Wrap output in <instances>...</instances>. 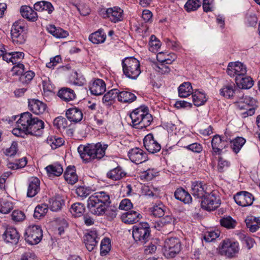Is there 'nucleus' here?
I'll list each match as a JSON object with an SVG mask.
<instances>
[{
  "instance_id": "11",
  "label": "nucleus",
  "mask_w": 260,
  "mask_h": 260,
  "mask_svg": "<svg viewBox=\"0 0 260 260\" xmlns=\"http://www.w3.org/2000/svg\"><path fill=\"white\" fill-rule=\"evenodd\" d=\"M235 93L238 94L239 100L237 101L238 107L240 110H245L241 113L242 117L245 118L248 116H252L255 113V108L251 107L248 102H250L248 98L245 97L244 99L243 92L239 89L236 88Z\"/></svg>"
},
{
  "instance_id": "6",
  "label": "nucleus",
  "mask_w": 260,
  "mask_h": 260,
  "mask_svg": "<svg viewBox=\"0 0 260 260\" xmlns=\"http://www.w3.org/2000/svg\"><path fill=\"white\" fill-rule=\"evenodd\" d=\"M24 21L19 20L14 23L11 31V38L13 42L16 44H22L25 43L26 39L24 30Z\"/></svg>"
},
{
  "instance_id": "23",
  "label": "nucleus",
  "mask_w": 260,
  "mask_h": 260,
  "mask_svg": "<svg viewBox=\"0 0 260 260\" xmlns=\"http://www.w3.org/2000/svg\"><path fill=\"white\" fill-rule=\"evenodd\" d=\"M98 236L95 231H90L84 237L86 248L89 251H92L96 246Z\"/></svg>"
},
{
  "instance_id": "44",
  "label": "nucleus",
  "mask_w": 260,
  "mask_h": 260,
  "mask_svg": "<svg viewBox=\"0 0 260 260\" xmlns=\"http://www.w3.org/2000/svg\"><path fill=\"white\" fill-rule=\"evenodd\" d=\"M149 110L144 114V116L140 120L139 124H138L136 128L142 129L149 126L153 120L152 115L148 113Z\"/></svg>"
},
{
  "instance_id": "1",
  "label": "nucleus",
  "mask_w": 260,
  "mask_h": 260,
  "mask_svg": "<svg viewBox=\"0 0 260 260\" xmlns=\"http://www.w3.org/2000/svg\"><path fill=\"white\" fill-rule=\"evenodd\" d=\"M110 203L109 194L105 191H99L89 197L87 207L93 214L101 216L104 214Z\"/></svg>"
},
{
  "instance_id": "5",
  "label": "nucleus",
  "mask_w": 260,
  "mask_h": 260,
  "mask_svg": "<svg viewBox=\"0 0 260 260\" xmlns=\"http://www.w3.org/2000/svg\"><path fill=\"white\" fill-rule=\"evenodd\" d=\"M150 229L146 222L140 224L138 226H134L133 231V237L137 242L144 244L150 239Z\"/></svg>"
},
{
  "instance_id": "32",
  "label": "nucleus",
  "mask_w": 260,
  "mask_h": 260,
  "mask_svg": "<svg viewBox=\"0 0 260 260\" xmlns=\"http://www.w3.org/2000/svg\"><path fill=\"white\" fill-rule=\"evenodd\" d=\"M245 222L251 232H255L260 228V217H247L245 220Z\"/></svg>"
},
{
  "instance_id": "27",
  "label": "nucleus",
  "mask_w": 260,
  "mask_h": 260,
  "mask_svg": "<svg viewBox=\"0 0 260 260\" xmlns=\"http://www.w3.org/2000/svg\"><path fill=\"white\" fill-rule=\"evenodd\" d=\"M20 12L22 16L27 19L28 21L35 22L37 20V13L29 6H21Z\"/></svg>"
},
{
  "instance_id": "63",
  "label": "nucleus",
  "mask_w": 260,
  "mask_h": 260,
  "mask_svg": "<svg viewBox=\"0 0 260 260\" xmlns=\"http://www.w3.org/2000/svg\"><path fill=\"white\" fill-rule=\"evenodd\" d=\"M25 216L24 213L19 210H15L12 214V219L16 222H20L25 219Z\"/></svg>"
},
{
  "instance_id": "4",
  "label": "nucleus",
  "mask_w": 260,
  "mask_h": 260,
  "mask_svg": "<svg viewBox=\"0 0 260 260\" xmlns=\"http://www.w3.org/2000/svg\"><path fill=\"white\" fill-rule=\"evenodd\" d=\"M122 65L123 74L128 78L136 79L141 73L140 63L135 58H125Z\"/></svg>"
},
{
  "instance_id": "49",
  "label": "nucleus",
  "mask_w": 260,
  "mask_h": 260,
  "mask_svg": "<svg viewBox=\"0 0 260 260\" xmlns=\"http://www.w3.org/2000/svg\"><path fill=\"white\" fill-rule=\"evenodd\" d=\"M175 219L174 218L170 215H167L164 217L160 218L157 221V226L158 229V230H160V228L166 225H171L172 226L174 224Z\"/></svg>"
},
{
  "instance_id": "52",
  "label": "nucleus",
  "mask_w": 260,
  "mask_h": 260,
  "mask_svg": "<svg viewBox=\"0 0 260 260\" xmlns=\"http://www.w3.org/2000/svg\"><path fill=\"white\" fill-rule=\"evenodd\" d=\"M47 206L46 204L38 205L35 209L34 216L35 218L40 219L47 212Z\"/></svg>"
},
{
  "instance_id": "24",
  "label": "nucleus",
  "mask_w": 260,
  "mask_h": 260,
  "mask_svg": "<svg viewBox=\"0 0 260 260\" xmlns=\"http://www.w3.org/2000/svg\"><path fill=\"white\" fill-rule=\"evenodd\" d=\"M147 110H148V107L145 106H142L135 109L130 114L129 116L132 119V122L134 126L136 127L138 124H139L140 120H141L142 116H144V114L146 112Z\"/></svg>"
},
{
  "instance_id": "8",
  "label": "nucleus",
  "mask_w": 260,
  "mask_h": 260,
  "mask_svg": "<svg viewBox=\"0 0 260 260\" xmlns=\"http://www.w3.org/2000/svg\"><path fill=\"white\" fill-rule=\"evenodd\" d=\"M25 241L30 245L39 243L43 237L41 227L37 225H30L26 230L25 234Z\"/></svg>"
},
{
  "instance_id": "40",
  "label": "nucleus",
  "mask_w": 260,
  "mask_h": 260,
  "mask_svg": "<svg viewBox=\"0 0 260 260\" xmlns=\"http://www.w3.org/2000/svg\"><path fill=\"white\" fill-rule=\"evenodd\" d=\"M192 94V102L196 106L204 105L207 100L205 93L203 92L197 90Z\"/></svg>"
},
{
  "instance_id": "53",
  "label": "nucleus",
  "mask_w": 260,
  "mask_h": 260,
  "mask_svg": "<svg viewBox=\"0 0 260 260\" xmlns=\"http://www.w3.org/2000/svg\"><path fill=\"white\" fill-rule=\"evenodd\" d=\"M231 165L230 162L222 157H219L217 169L219 172L222 173L228 170Z\"/></svg>"
},
{
  "instance_id": "33",
  "label": "nucleus",
  "mask_w": 260,
  "mask_h": 260,
  "mask_svg": "<svg viewBox=\"0 0 260 260\" xmlns=\"http://www.w3.org/2000/svg\"><path fill=\"white\" fill-rule=\"evenodd\" d=\"M47 174L49 177L59 176L63 171L61 165L58 163H54L47 166L45 168Z\"/></svg>"
},
{
  "instance_id": "14",
  "label": "nucleus",
  "mask_w": 260,
  "mask_h": 260,
  "mask_svg": "<svg viewBox=\"0 0 260 260\" xmlns=\"http://www.w3.org/2000/svg\"><path fill=\"white\" fill-rule=\"evenodd\" d=\"M235 202L242 207L251 205L254 200V197L250 193L243 191L238 192L234 197Z\"/></svg>"
},
{
  "instance_id": "2",
  "label": "nucleus",
  "mask_w": 260,
  "mask_h": 260,
  "mask_svg": "<svg viewBox=\"0 0 260 260\" xmlns=\"http://www.w3.org/2000/svg\"><path fill=\"white\" fill-rule=\"evenodd\" d=\"M108 145L101 142L96 144H88L87 145H80L78 151L82 159L85 162L94 159H100L105 155V150Z\"/></svg>"
},
{
  "instance_id": "50",
  "label": "nucleus",
  "mask_w": 260,
  "mask_h": 260,
  "mask_svg": "<svg viewBox=\"0 0 260 260\" xmlns=\"http://www.w3.org/2000/svg\"><path fill=\"white\" fill-rule=\"evenodd\" d=\"M221 225L227 229H234L236 225V221L231 216L224 217L220 220Z\"/></svg>"
},
{
  "instance_id": "28",
  "label": "nucleus",
  "mask_w": 260,
  "mask_h": 260,
  "mask_svg": "<svg viewBox=\"0 0 260 260\" xmlns=\"http://www.w3.org/2000/svg\"><path fill=\"white\" fill-rule=\"evenodd\" d=\"M57 95L65 102H70L76 98V94L73 90L68 87H63L59 90Z\"/></svg>"
},
{
  "instance_id": "12",
  "label": "nucleus",
  "mask_w": 260,
  "mask_h": 260,
  "mask_svg": "<svg viewBox=\"0 0 260 260\" xmlns=\"http://www.w3.org/2000/svg\"><path fill=\"white\" fill-rule=\"evenodd\" d=\"M101 15L104 18H109L114 23L121 21L123 19V10L119 7H114L103 10Z\"/></svg>"
},
{
  "instance_id": "45",
  "label": "nucleus",
  "mask_w": 260,
  "mask_h": 260,
  "mask_svg": "<svg viewBox=\"0 0 260 260\" xmlns=\"http://www.w3.org/2000/svg\"><path fill=\"white\" fill-rule=\"evenodd\" d=\"M246 140L242 137H237L232 141H231V148L233 151L237 153L245 143Z\"/></svg>"
},
{
  "instance_id": "22",
  "label": "nucleus",
  "mask_w": 260,
  "mask_h": 260,
  "mask_svg": "<svg viewBox=\"0 0 260 260\" xmlns=\"http://www.w3.org/2000/svg\"><path fill=\"white\" fill-rule=\"evenodd\" d=\"M141 217L142 216L140 213L131 210L123 213L121 216V219L125 223L133 224L138 222Z\"/></svg>"
},
{
  "instance_id": "51",
  "label": "nucleus",
  "mask_w": 260,
  "mask_h": 260,
  "mask_svg": "<svg viewBox=\"0 0 260 260\" xmlns=\"http://www.w3.org/2000/svg\"><path fill=\"white\" fill-rule=\"evenodd\" d=\"M100 248L101 254L102 255H106L111 249L110 239L108 238L103 239L101 241Z\"/></svg>"
},
{
  "instance_id": "38",
  "label": "nucleus",
  "mask_w": 260,
  "mask_h": 260,
  "mask_svg": "<svg viewBox=\"0 0 260 260\" xmlns=\"http://www.w3.org/2000/svg\"><path fill=\"white\" fill-rule=\"evenodd\" d=\"M106 36L102 29H99L98 31L91 34L89 36V40L93 44H100L104 42Z\"/></svg>"
},
{
  "instance_id": "48",
  "label": "nucleus",
  "mask_w": 260,
  "mask_h": 260,
  "mask_svg": "<svg viewBox=\"0 0 260 260\" xmlns=\"http://www.w3.org/2000/svg\"><path fill=\"white\" fill-rule=\"evenodd\" d=\"M236 91V88L234 85H226L220 90V94L228 98L233 96Z\"/></svg>"
},
{
  "instance_id": "36",
  "label": "nucleus",
  "mask_w": 260,
  "mask_h": 260,
  "mask_svg": "<svg viewBox=\"0 0 260 260\" xmlns=\"http://www.w3.org/2000/svg\"><path fill=\"white\" fill-rule=\"evenodd\" d=\"M136 96L132 92L127 91H118V100L122 103H131L136 100Z\"/></svg>"
},
{
  "instance_id": "19",
  "label": "nucleus",
  "mask_w": 260,
  "mask_h": 260,
  "mask_svg": "<svg viewBox=\"0 0 260 260\" xmlns=\"http://www.w3.org/2000/svg\"><path fill=\"white\" fill-rule=\"evenodd\" d=\"M3 236L5 237V241L7 243L14 244H16L18 242L20 238L19 234L17 230L12 227L7 228Z\"/></svg>"
},
{
  "instance_id": "15",
  "label": "nucleus",
  "mask_w": 260,
  "mask_h": 260,
  "mask_svg": "<svg viewBox=\"0 0 260 260\" xmlns=\"http://www.w3.org/2000/svg\"><path fill=\"white\" fill-rule=\"evenodd\" d=\"M130 160L136 164H141L147 160V155L139 148L136 147L131 149L128 153Z\"/></svg>"
},
{
  "instance_id": "34",
  "label": "nucleus",
  "mask_w": 260,
  "mask_h": 260,
  "mask_svg": "<svg viewBox=\"0 0 260 260\" xmlns=\"http://www.w3.org/2000/svg\"><path fill=\"white\" fill-rule=\"evenodd\" d=\"M49 208L52 211H57L59 210L64 204V201L62 198L57 195L49 200Z\"/></svg>"
},
{
  "instance_id": "54",
  "label": "nucleus",
  "mask_w": 260,
  "mask_h": 260,
  "mask_svg": "<svg viewBox=\"0 0 260 260\" xmlns=\"http://www.w3.org/2000/svg\"><path fill=\"white\" fill-rule=\"evenodd\" d=\"M107 176L113 180H118L124 176L119 168H115L108 172Z\"/></svg>"
},
{
  "instance_id": "20",
  "label": "nucleus",
  "mask_w": 260,
  "mask_h": 260,
  "mask_svg": "<svg viewBox=\"0 0 260 260\" xmlns=\"http://www.w3.org/2000/svg\"><path fill=\"white\" fill-rule=\"evenodd\" d=\"M28 107L30 111L37 115L43 113L47 108L45 103L36 99L29 100Z\"/></svg>"
},
{
  "instance_id": "42",
  "label": "nucleus",
  "mask_w": 260,
  "mask_h": 260,
  "mask_svg": "<svg viewBox=\"0 0 260 260\" xmlns=\"http://www.w3.org/2000/svg\"><path fill=\"white\" fill-rule=\"evenodd\" d=\"M118 90L117 89H112L104 95L103 102L107 105H110L116 98H118Z\"/></svg>"
},
{
  "instance_id": "3",
  "label": "nucleus",
  "mask_w": 260,
  "mask_h": 260,
  "mask_svg": "<svg viewBox=\"0 0 260 260\" xmlns=\"http://www.w3.org/2000/svg\"><path fill=\"white\" fill-rule=\"evenodd\" d=\"M20 121L25 126L29 135L40 136L44 128V122L37 117H32L29 112H24L20 115Z\"/></svg>"
},
{
  "instance_id": "26",
  "label": "nucleus",
  "mask_w": 260,
  "mask_h": 260,
  "mask_svg": "<svg viewBox=\"0 0 260 260\" xmlns=\"http://www.w3.org/2000/svg\"><path fill=\"white\" fill-rule=\"evenodd\" d=\"M67 117L71 121L75 123L80 121L83 118V113L81 110L77 108L68 109L66 113Z\"/></svg>"
},
{
  "instance_id": "21",
  "label": "nucleus",
  "mask_w": 260,
  "mask_h": 260,
  "mask_svg": "<svg viewBox=\"0 0 260 260\" xmlns=\"http://www.w3.org/2000/svg\"><path fill=\"white\" fill-rule=\"evenodd\" d=\"M40 181L37 177H32L29 180L27 196L29 198L35 197L40 190Z\"/></svg>"
},
{
  "instance_id": "25",
  "label": "nucleus",
  "mask_w": 260,
  "mask_h": 260,
  "mask_svg": "<svg viewBox=\"0 0 260 260\" xmlns=\"http://www.w3.org/2000/svg\"><path fill=\"white\" fill-rule=\"evenodd\" d=\"M226 143L219 135L214 136L211 141L213 152L215 154H220L222 150L226 147Z\"/></svg>"
},
{
  "instance_id": "64",
  "label": "nucleus",
  "mask_w": 260,
  "mask_h": 260,
  "mask_svg": "<svg viewBox=\"0 0 260 260\" xmlns=\"http://www.w3.org/2000/svg\"><path fill=\"white\" fill-rule=\"evenodd\" d=\"M240 237L243 244H245L248 249H249L253 247L254 242L251 238L244 235H241Z\"/></svg>"
},
{
  "instance_id": "37",
  "label": "nucleus",
  "mask_w": 260,
  "mask_h": 260,
  "mask_svg": "<svg viewBox=\"0 0 260 260\" xmlns=\"http://www.w3.org/2000/svg\"><path fill=\"white\" fill-rule=\"evenodd\" d=\"M47 30L50 34L57 38H64L69 35L68 31L60 27H56L53 25H49Z\"/></svg>"
},
{
  "instance_id": "17",
  "label": "nucleus",
  "mask_w": 260,
  "mask_h": 260,
  "mask_svg": "<svg viewBox=\"0 0 260 260\" xmlns=\"http://www.w3.org/2000/svg\"><path fill=\"white\" fill-rule=\"evenodd\" d=\"M206 185L201 181H194L191 185V193L197 198H203L207 193Z\"/></svg>"
},
{
  "instance_id": "46",
  "label": "nucleus",
  "mask_w": 260,
  "mask_h": 260,
  "mask_svg": "<svg viewBox=\"0 0 260 260\" xmlns=\"http://www.w3.org/2000/svg\"><path fill=\"white\" fill-rule=\"evenodd\" d=\"M18 127L15 128L12 130V133L15 136L24 138L25 136L28 135V131L25 129V126L22 124L20 121V117L17 121Z\"/></svg>"
},
{
  "instance_id": "57",
  "label": "nucleus",
  "mask_w": 260,
  "mask_h": 260,
  "mask_svg": "<svg viewBox=\"0 0 260 260\" xmlns=\"http://www.w3.org/2000/svg\"><path fill=\"white\" fill-rule=\"evenodd\" d=\"M91 189L89 187L80 186L76 189L77 194L82 198H86L90 194Z\"/></svg>"
},
{
  "instance_id": "29",
  "label": "nucleus",
  "mask_w": 260,
  "mask_h": 260,
  "mask_svg": "<svg viewBox=\"0 0 260 260\" xmlns=\"http://www.w3.org/2000/svg\"><path fill=\"white\" fill-rule=\"evenodd\" d=\"M176 199L183 202L184 204H189L192 201L190 194L182 187L178 188L174 192Z\"/></svg>"
},
{
  "instance_id": "55",
  "label": "nucleus",
  "mask_w": 260,
  "mask_h": 260,
  "mask_svg": "<svg viewBox=\"0 0 260 260\" xmlns=\"http://www.w3.org/2000/svg\"><path fill=\"white\" fill-rule=\"evenodd\" d=\"M220 234V232L217 231H210L206 232L204 236V239L207 242H211L218 238Z\"/></svg>"
},
{
  "instance_id": "18",
  "label": "nucleus",
  "mask_w": 260,
  "mask_h": 260,
  "mask_svg": "<svg viewBox=\"0 0 260 260\" xmlns=\"http://www.w3.org/2000/svg\"><path fill=\"white\" fill-rule=\"evenodd\" d=\"M106 83L101 79H96L89 86L91 93L95 95L103 94L106 91Z\"/></svg>"
},
{
  "instance_id": "62",
  "label": "nucleus",
  "mask_w": 260,
  "mask_h": 260,
  "mask_svg": "<svg viewBox=\"0 0 260 260\" xmlns=\"http://www.w3.org/2000/svg\"><path fill=\"white\" fill-rule=\"evenodd\" d=\"M13 208V205L10 202H4L0 206V212L3 214L9 213Z\"/></svg>"
},
{
  "instance_id": "30",
  "label": "nucleus",
  "mask_w": 260,
  "mask_h": 260,
  "mask_svg": "<svg viewBox=\"0 0 260 260\" xmlns=\"http://www.w3.org/2000/svg\"><path fill=\"white\" fill-rule=\"evenodd\" d=\"M63 176L66 181L72 185L74 184L78 180V177L76 173L74 166L68 167Z\"/></svg>"
},
{
  "instance_id": "13",
  "label": "nucleus",
  "mask_w": 260,
  "mask_h": 260,
  "mask_svg": "<svg viewBox=\"0 0 260 260\" xmlns=\"http://www.w3.org/2000/svg\"><path fill=\"white\" fill-rule=\"evenodd\" d=\"M247 70L245 65L240 62H230L226 70V73L231 77L243 76L246 73Z\"/></svg>"
},
{
  "instance_id": "10",
  "label": "nucleus",
  "mask_w": 260,
  "mask_h": 260,
  "mask_svg": "<svg viewBox=\"0 0 260 260\" xmlns=\"http://www.w3.org/2000/svg\"><path fill=\"white\" fill-rule=\"evenodd\" d=\"M221 201L217 193L215 192L207 193L202 198L201 205L203 209L207 211L214 210L220 205Z\"/></svg>"
},
{
  "instance_id": "7",
  "label": "nucleus",
  "mask_w": 260,
  "mask_h": 260,
  "mask_svg": "<svg viewBox=\"0 0 260 260\" xmlns=\"http://www.w3.org/2000/svg\"><path fill=\"white\" fill-rule=\"evenodd\" d=\"M181 249L179 240L176 238H170L166 240L164 253L167 258L174 257Z\"/></svg>"
},
{
  "instance_id": "41",
  "label": "nucleus",
  "mask_w": 260,
  "mask_h": 260,
  "mask_svg": "<svg viewBox=\"0 0 260 260\" xmlns=\"http://www.w3.org/2000/svg\"><path fill=\"white\" fill-rule=\"evenodd\" d=\"M46 143L51 147L52 149H55L62 146L63 144L64 140L60 137L51 136L47 138Z\"/></svg>"
},
{
  "instance_id": "39",
  "label": "nucleus",
  "mask_w": 260,
  "mask_h": 260,
  "mask_svg": "<svg viewBox=\"0 0 260 260\" xmlns=\"http://www.w3.org/2000/svg\"><path fill=\"white\" fill-rule=\"evenodd\" d=\"M179 96L185 98L192 93V88L189 82H184L178 87Z\"/></svg>"
},
{
  "instance_id": "9",
  "label": "nucleus",
  "mask_w": 260,
  "mask_h": 260,
  "mask_svg": "<svg viewBox=\"0 0 260 260\" xmlns=\"http://www.w3.org/2000/svg\"><path fill=\"white\" fill-rule=\"evenodd\" d=\"M239 245L237 242H231L229 239L223 240L218 247L219 253L232 258L239 252Z\"/></svg>"
},
{
  "instance_id": "61",
  "label": "nucleus",
  "mask_w": 260,
  "mask_h": 260,
  "mask_svg": "<svg viewBox=\"0 0 260 260\" xmlns=\"http://www.w3.org/2000/svg\"><path fill=\"white\" fill-rule=\"evenodd\" d=\"M73 78L74 79L73 83L78 86L83 85L86 82L85 78L80 74H79L77 72H74L73 75Z\"/></svg>"
},
{
  "instance_id": "59",
  "label": "nucleus",
  "mask_w": 260,
  "mask_h": 260,
  "mask_svg": "<svg viewBox=\"0 0 260 260\" xmlns=\"http://www.w3.org/2000/svg\"><path fill=\"white\" fill-rule=\"evenodd\" d=\"M20 75V81L22 83L27 84L32 79L33 77L35 76V73L31 71H28L26 72L24 74L22 73Z\"/></svg>"
},
{
  "instance_id": "31",
  "label": "nucleus",
  "mask_w": 260,
  "mask_h": 260,
  "mask_svg": "<svg viewBox=\"0 0 260 260\" xmlns=\"http://www.w3.org/2000/svg\"><path fill=\"white\" fill-rule=\"evenodd\" d=\"M235 81L239 88L249 89L253 85V81L250 77L236 76Z\"/></svg>"
},
{
  "instance_id": "58",
  "label": "nucleus",
  "mask_w": 260,
  "mask_h": 260,
  "mask_svg": "<svg viewBox=\"0 0 260 260\" xmlns=\"http://www.w3.org/2000/svg\"><path fill=\"white\" fill-rule=\"evenodd\" d=\"M73 5L74 6L78 11L79 12L81 15L83 16H87L88 15L90 12V10L89 7L84 4H74L72 3Z\"/></svg>"
},
{
  "instance_id": "35",
  "label": "nucleus",
  "mask_w": 260,
  "mask_h": 260,
  "mask_svg": "<svg viewBox=\"0 0 260 260\" xmlns=\"http://www.w3.org/2000/svg\"><path fill=\"white\" fill-rule=\"evenodd\" d=\"M34 8L37 11H47L49 14H51L54 10L51 3L47 1H40L36 3L34 5Z\"/></svg>"
},
{
  "instance_id": "16",
  "label": "nucleus",
  "mask_w": 260,
  "mask_h": 260,
  "mask_svg": "<svg viewBox=\"0 0 260 260\" xmlns=\"http://www.w3.org/2000/svg\"><path fill=\"white\" fill-rule=\"evenodd\" d=\"M143 143L146 149L151 153H156L161 149L160 145L154 139L152 134H149L145 137Z\"/></svg>"
},
{
  "instance_id": "43",
  "label": "nucleus",
  "mask_w": 260,
  "mask_h": 260,
  "mask_svg": "<svg viewBox=\"0 0 260 260\" xmlns=\"http://www.w3.org/2000/svg\"><path fill=\"white\" fill-rule=\"evenodd\" d=\"M85 211L84 205L81 203L73 204L71 208V212L75 217H80L83 215Z\"/></svg>"
},
{
  "instance_id": "56",
  "label": "nucleus",
  "mask_w": 260,
  "mask_h": 260,
  "mask_svg": "<svg viewBox=\"0 0 260 260\" xmlns=\"http://www.w3.org/2000/svg\"><path fill=\"white\" fill-rule=\"evenodd\" d=\"M201 5V2L199 0H188L185 5V8L187 11L196 10Z\"/></svg>"
},
{
  "instance_id": "47",
  "label": "nucleus",
  "mask_w": 260,
  "mask_h": 260,
  "mask_svg": "<svg viewBox=\"0 0 260 260\" xmlns=\"http://www.w3.org/2000/svg\"><path fill=\"white\" fill-rule=\"evenodd\" d=\"M53 125L57 129L61 131L62 130H64L68 127V122L65 118L59 116L54 120Z\"/></svg>"
},
{
  "instance_id": "60",
  "label": "nucleus",
  "mask_w": 260,
  "mask_h": 260,
  "mask_svg": "<svg viewBox=\"0 0 260 260\" xmlns=\"http://www.w3.org/2000/svg\"><path fill=\"white\" fill-rule=\"evenodd\" d=\"M164 208L165 206L162 204L154 206L152 210V213L155 217H161L165 214Z\"/></svg>"
}]
</instances>
